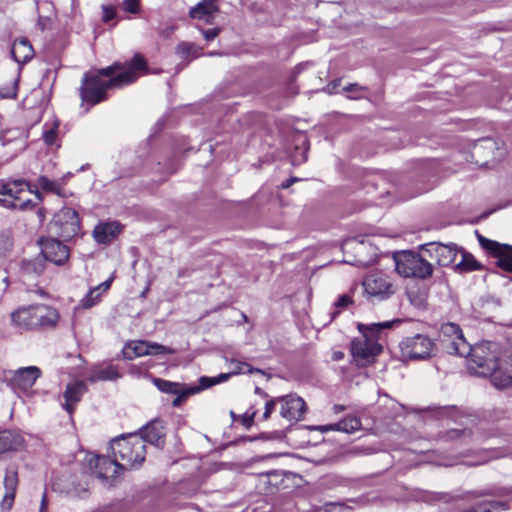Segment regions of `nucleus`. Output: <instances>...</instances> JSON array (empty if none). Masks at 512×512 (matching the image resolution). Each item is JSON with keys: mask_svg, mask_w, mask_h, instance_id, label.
Returning a JSON list of instances; mask_svg holds the SVG:
<instances>
[{"mask_svg": "<svg viewBox=\"0 0 512 512\" xmlns=\"http://www.w3.org/2000/svg\"><path fill=\"white\" fill-rule=\"evenodd\" d=\"M219 33H220V29L219 28H212V29H208V30H202V34H203L205 40H207V41L214 40L218 36Z\"/></svg>", "mask_w": 512, "mask_h": 512, "instance_id": "nucleus-44", "label": "nucleus"}, {"mask_svg": "<svg viewBox=\"0 0 512 512\" xmlns=\"http://www.w3.org/2000/svg\"><path fill=\"white\" fill-rule=\"evenodd\" d=\"M341 357H342V353L336 354V358H341Z\"/></svg>", "mask_w": 512, "mask_h": 512, "instance_id": "nucleus-57", "label": "nucleus"}, {"mask_svg": "<svg viewBox=\"0 0 512 512\" xmlns=\"http://www.w3.org/2000/svg\"><path fill=\"white\" fill-rule=\"evenodd\" d=\"M441 342L447 353L452 355L466 356L470 350V345L464 338L459 325L455 323H445L440 330Z\"/></svg>", "mask_w": 512, "mask_h": 512, "instance_id": "nucleus-9", "label": "nucleus"}, {"mask_svg": "<svg viewBox=\"0 0 512 512\" xmlns=\"http://www.w3.org/2000/svg\"><path fill=\"white\" fill-rule=\"evenodd\" d=\"M22 445L23 438L19 433L10 430L0 432V455L18 450Z\"/></svg>", "mask_w": 512, "mask_h": 512, "instance_id": "nucleus-27", "label": "nucleus"}, {"mask_svg": "<svg viewBox=\"0 0 512 512\" xmlns=\"http://www.w3.org/2000/svg\"><path fill=\"white\" fill-rule=\"evenodd\" d=\"M26 190H30L28 182L22 179L2 180L0 181V195L7 196L8 199H0V205L13 210H28L34 207L30 199L23 200L21 195Z\"/></svg>", "mask_w": 512, "mask_h": 512, "instance_id": "nucleus-8", "label": "nucleus"}, {"mask_svg": "<svg viewBox=\"0 0 512 512\" xmlns=\"http://www.w3.org/2000/svg\"><path fill=\"white\" fill-rule=\"evenodd\" d=\"M351 303H352V299H351L350 296H348V295H341V296H339V298L335 302V306L337 308H345V307H347Z\"/></svg>", "mask_w": 512, "mask_h": 512, "instance_id": "nucleus-45", "label": "nucleus"}, {"mask_svg": "<svg viewBox=\"0 0 512 512\" xmlns=\"http://www.w3.org/2000/svg\"><path fill=\"white\" fill-rule=\"evenodd\" d=\"M18 473L14 468H9L6 470L4 477V488L5 494L1 501V508L3 510H10L13 506L16 490L18 487Z\"/></svg>", "mask_w": 512, "mask_h": 512, "instance_id": "nucleus-19", "label": "nucleus"}, {"mask_svg": "<svg viewBox=\"0 0 512 512\" xmlns=\"http://www.w3.org/2000/svg\"><path fill=\"white\" fill-rule=\"evenodd\" d=\"M255 415H256L255 411H252V412L247 411L246 413H244V415L242 416V423L246 428H250L252 426V424L254 422Z\"/></svg>", "mask_w": 512, "mask_h": 512, "instance_id": "nucleus-43", "label": "nucleus"}, {"mask_svg": "<svg viewBox=\"0 0 512 512\" xmlns=\"http://www.w3.org/2000/svg\"><path fill=\"white\" fill-rule=\"evenodd\" d=\"M276 405H277V400L275 398L266 402L265 411L262 415V420L267 421L270 418V415L275 410Z\"/></svg>", "mask_w": 512, "mask_h": 512, "instance_id": "nucleus-42", "label": "nucleus"}, {"mask_svg": "<svg viewBox=\"0 0 512 512\" xmlns=\"http://www.w3.org/2000/svg\"><path fill=\"white\" fill-rule=\"evenodd\" d=\"M42 137L47 146L56 145L58 138V124L55 122L51 124H45Z\"/></svg>", "mask_w": 512, "mask_h": 512, "instance_id": "nucleus-31", "label": "nucleus"}, {"mask_svg": "<svg viewBox=\"0 0 512 512\" xmlns=\"http://www.w3.org/2000/svg\"><path fill=\"white\" fill-rule=\"evenodd\" d=\"M298 179L297 178H290L288 181H286L285 183H282V188H289L294 182H296Z\"/></svg>", "mask_w": 512, "mask_h": 512, "instance_id": "nucleus-54", "label": "nucleus"}, {"mask_svg": "<svg viewBox=\"0 0 512 512\" xmlns=\"http://www.w3.org/2000/svg\"><path fill=\"white\" fill-rule=\"evenodd\" d=\"M59 217L67 219V221L72 227V231H75L78 228L79 217L74 209L68 207L61 209V211L59 212Z\"/></svg>", "mask_w": 512, "mask_h": 512, "instance_id": "nucleus-36", "label": "nucleus"}, {"mask_svg": "<svg viewBox=\"0 0 512 512\" xmlns=\"http://www.w3.org/2000/svg\"><path fill=\"white\" fill-rule=\"evenodd\" d=\"M86 491V487L85 486H79V487H73V488H68L67 489V493L73 495V496H77V495H80L81 492H85Z\"/></svg>", "mask_w": 512, "mask_h": 512, "instance_id": "nucleus-49", "label": "nucleus"}, {"mask_svg": "<svg viewBox=\"0 0 512 512\" xmlns=\"http://www.w3.org/2000/svg\"><path fill=\"white\" fill-rule=\"evenodd\" d=\"M339 84H340V80H336V81L330 83L329 85H327L326 89L328 90L329 93H333Z\"/></svg>", "mask_w": 512, "mask_h": 512, "instance_id": "nucleus-51", "label": "nucleus"}, {"mask_svg": "<svg viewBox=\"0 0 512 512\" xmlns=\"http://www.w3.org/2000/svg\"><path fill=\"white\" fill-rule=\"evenodd\" d=\"M506 510V505L503 502L485 501L479 503L475 508L468 512H497Z\"/></svg>", "mask_w": 512, "mask_h": 512, "instance_id": "nucleus-32", "label": "nucleus"}, {"mask_svg": "<svg viewBox=\"0 0 512 512\" xmlns=\"http://www.w3.org/2000/svg\"><path fill=\"white\" fill-rule=\"evenodd\" d=\"M461 261L455 266L454 270L458 272H472L482 268V265L474 258V256L462 249H459Z\"/></svg>", "mask_w": 512, "mask_h": 512, "instance_id": "nucleus-28", "label": "nucleus"}, {"mask_svg": "<svg viewBox=\"0 0 512 512\" xmlns=\"http://www.w3.org/2000/svg\"><path fill=\"white\" fill-rule=\"evenodd\" d=\"M103 21L108 22L115 17V9L109 6H103Z\"/></svg>", "mask_w": 512, "mask_h": 512, "instance_id": "nucleus-46", "label": "nucleus"}, {"mask_svg": "<svg viewBox=\"0 0 512 512\" xmlns=\"http://www.w3.org/2000/svg\"><path fill=\"white\" fill-rule=\"evenodd\" d=\"M40 376L41 371L38 367L28 366L11 372V376L7 380L14 390L26 391L35 384Z\"/></svg>", "mask_w": 512, "mask_h": 512, "instance_id": "nucleus-15", "label": "nucleus"}, {"mask_svg": "<svg viewBox=\"0 0 512 512\" xmlns=\"http://www.w3.org/2000/svg\"><path fill=\"white\" fill-rule=\"evenodd\" d=\"M231 365H233L232 368V375L236 374H244V373H252L254 370L250 367L249 364L239 361H232Z\"/></svg>", "mask_w": 512, "mask_h": 512, "instance_id": "nucleus-38", "label": "nucleus"}, {"mask_svg": "<svg viewBox=\"0 0 512 512\" xmlns=\"http://www.w3.org/2000/svg\"><path fill=\"white\" fill-rule=\"evenodd\" d=\"M423 251L434 259L439 266H449L452 264L458 253L459 249L454 244L430 243L423 246Z\"/></svg>", "mask_w": 512, "mask_h": 512, "instance_id": "nucleus-16", "label": "nucleus"}, {"mask_svg": "<svg viewBox=\"0 0 512 512\" xmlns=\"http://www.w3.org/2000/svg\"><path fill=\"white\" fill-rule=\"evenodd\" d=\"M35 305L20 308L11 314L12 322L21 329L37 328L36 318L34 316Z\"/></svg>", "mask_w": 512, "mask_h": 512, "instance_id": "nucleus-23", "label": "nucleus"}, {"mask_svg": "<svg viewBox=\"0 0 512 512\" xmlns=\"http://www.w3.org/2000/svg\"><path fill=\"white\" fill-rule=\"evenodd\" d=\"M123 355L127 359H133L145 355H160V354H173L175 351L164 345L143 341L135 340L127 343L123 350Z\"/></svg>", "mask_w": 512, "mask_h": 512, "instance_id": "nucleus-11", "label": "nucleus"}, {"mask_svg": "<svg viewBox=\"0 0 512 512\" xmlns=\"http://www.w3.org/2000/svg\"><path fill=\"white\" fill-rule=\"evenodd\" d=\"M41 253L44 258L56 265H62L69 257L67 246L56 239H46L40 241Z\"/></svg>", "mask_w": 512, "mask_h": 512, "instance_id": "nucleus-17", "label": "nucleus"}, {"mask_svg": "<svg viewBox=\"0 0 512 512\" xmlns=\"http://www.w3.org/2000/svg\"><path fill=\"white\" fill-rule=\"evenodd\" d=\"M120 377L116 367L107 366L95 368L88 377L90 382H95L98 380H114Z\"/></svg>", "mask_w": 512, "mask_h": 512, "instance_id": "nucleus-29", "label": "nucleus"}, {"mask_svg": "<svg viewBox=\"0 0 512 512\" xmlns=\"http://www.w3.org/2000/svg\"><path fill=\"white\" fill-rule=\"evenodd\" d=\"M35 194L38 197V199H40V200L42 199L41 194L39 192H35Z\"/></svg>", "mask_w": 512, "mask_h": 512, "instance_id": "nucleus-56", "label": "nucleus"}, {"mask_svg": "<svg viewBox=\"0 0 512 512\" xmlns=\"http://www.w3.org/2000/svg\"><path fill=\"white\" fill-rule=\"evenodd\" d=\"M153 382L160 391L176 395V398L172 402L174 407L180 406L189 396L201 391V388L198 386H187L159 378H155Z\"/></svg>", "mask_w": 512, "mask_h": 512, "instance_id": "nucleus-13", "label": "nucleus"}, {"mask_svg": "<svg viewBox=\"0 0 512 512\" xmlns=\"http://www.w3.org/2000/svg\"><path fill=\"white\" fill-rule=\"evenodd\" d=\"M13 59L19 64H25L34 56V49L26 38L14 40L11 48Z\"/></svg>", "mask_w": 512, "mask_h": 512, "instance_id": "nucleus-24", "label": "nucleus"}, {"mask_svg": "<svg viewBox=\"0 0 512 512\" xmlns=\"http://www.w3.org/2000/svg\"><path fill=\"white\" fill-rule=\"evenodd\" d=\"M400 320L359 324L358 330L363 334L364 339H356L351 343V352L355 358L369 361L382 351V346L374 339L382 330L390 329Z\"/></svg>", "mask_w": 512, "mask_h": 512, "instance_id": "nucleus-4", "label": "nucleus"}, {"mask_svg": "<svg viewBox=\"0 0 512 512\" xmlns=\"http://www.w3.org/2000/svg\"><path fill=\"white\" fill-rule=\"evenodd\" d=\"M365 297L372 302L389 299L397 292V285L390 275L375 271L368 274L362 281Z\"/></svg>", "mask_w": 512, "mask_h": 512, "instance_id": "nucleus-6", "label": "nucleus"}, {"mask_svg": "<svg viewBox=\"0 0 512 512\" xmlns=\"http://www.w3.org/2000/svg\"><path fill=\"white\" fill-rule=\"evenodd\" d=\"M451 435L450 437L451 438H459L461 435L465 434V431H460V430H452L451 432Z\"/></svg>", "mask_w": 512, "mask_h": 512, "instance_id": "nucleus-52", "label": "nucleus"}, {"mask_svg": "<svg viewBox=\"0 0 512 512\" xmlns=\"http://www.w3.org/2000/svg\"><path fill=\"white\" fill-rule=\"evenodd\" d=\"M148 73L144 57L136 53L126 64L113 65L86 73L80 87L82 102L96 105L106 99V91L112 87H123L136 81L141 74Z\"/></svg>", "mask_w": 512, "mask_h": 512, "instance_id": "nucleus-1", "label": "nucleus"}, {"mask_svg": "<svg viewBox=\"0 0 512 512\" xmlns=\"http://www.w3.org/2000/svg\"><path fill=\"white\" fill-rule=\"evenodd\" d=\"M277 405H280V415L289 422L298 421L302 418L305 411L304 400L294 394L282 397H276Z\"/></svg>", "mask_w": 512, "mask_h": 512, "instance_id": "nucleus-14", "label": "nucleus"}, {"mask_svg": "<svg viewBox=\"0 0 512 512\" xmlns=\"http://www.w3.org/2000/svg\"><path fill=\"white\" fill-rule=\"evenodd\" d=\"M399 349L404 360H427L437 351L436 343L426 334L404 337L399 342Z\"/></svg>", "mask_w": 512, "mask_h": 512, "instance_id": "nucleus-7", "label": "nucleus"}, {"mask_svg": "<svg viewBox=\"0 0 512 512\" xmlns=\"http://www.w3.org/2000/svg\"><path fill=\"white\" fill-rule=\"evenodd\" d=\"M298 179L297 178H290L288 181H286L285 183H282V188H289L294 182H296Z\"/></svg>", "mask_w": 512, "mask_h": 512, "instance_id": "nucleus-53", "label": "nucleus"}, {"mask_svg": "<svg viewBox=\"0 0 512 512\" xmlns=\"http://www.w3.org/2000/svg\"><path fill=\"white\" fill-rule=\"evenodd\" d=\"M111 450L123 470L138 468L145 460L144 439L138 434H129L114 439L111 442Z\"/></svg>", "mask_w": 512, "mask_h": 512, "instance_id": "nucleus-3", "label": "nucleus"}, {"mask_svg": "<svg viewBox=\"0 0 512 512\" xmlns=\"http://www.w3.org/2000/svg\"><path fill=\"white\" fill-rule=\"evenodd\" d=\"M395 269L400 276L427 279L433 275V266L421 255L404 251L394 256Z\"/></svg>", "mask_w": 512, "mask_h": 512, "instance_id": "nucleus-5", "label": "nucleus"}, {"mask_svg": "<svg viewBox=\"0 0 512 512\" xmlns=\"http://www.w3.org/2000/svg\"><path fill=\"white\" fill-rule=\"evenodd\" d=\"M217 12L218 6L216 0H202L191 8L189 15L193 19L203 21L206 24H211Z\"/></svg>", "mask_w": 512, "mask_h": 512, "instance_id": "nucleus-22", "label": "nucleus"}, {"mask_svg": "<svg viewBox=\"0 0 512 512\" xmlns=\"http://www.w3.org/2000/svg\"><path fill=\"white\" fill-rule=\"evenodd\" d=\"M18 90V78H15L11 85L0 88V95L3 98H15Z\"/></svg>", "mask_w": 512, "mask_h": 512, "instance_id": "nucleus-37", "label": "nucleus"}, {"mask_svg": "<svg viewBox=\"0 0 512 512\" xmlns=\"http://www.w3.org/2000/svg\"><path fill=\"white\" fill-rule=\"evenodd\" d=\"M122 230L118 222H101L97 224L92 232L94 240L99 244L111 243Z\"/></svg>", "mask_w": 512, "mask_h": 512, "instance_id": "nucleus-18", "label": "nucleus"}, {"mask_svg": "<svg viewBox=\"0 0 512 512\" xmlns=\"http://www.w3.org/2000/svg\"><path fill=\"white\" fill-rule=\"evenodd\" d=\"M140 437L145 442H149L157 447H162L165 443V427L162 421L153 420L142 430Z\"/></svg>", "mask_w": 512, "mask_h": 512, "instance_id": "nucleus-21", "label": "nucleus"}, {"mask_svg": "<svg viewBox=\"0 0 512 512\" xmlns=\"http://www.w3.org/2000/svg\"><path fill=\"white\" fill-rule=\"evenodd\" d=\"M200 51L199 47L190 42H181L176 48V53L179 57L186 60L197 58L201 54Z\"/></svg>", "mask_w": 512, "mask_h": 512, "instance_id": "nucleus-30", "label": "nucleus"}, {"mask_svg": "<svg viewBox=\"0 0 512 512\" xmlns=\"http://www.w3.org/2000/svg\"><path fill=\"white\" fill-rule=\"evenodd\" d=\"M90 468L96 476L106 484L111 485L123 471L120 462L114 457V460L106 456H92L88 460Z\"/></svg>", "mask_w": 512, "mask_h": 512, "instance_id": "nucleus-10", "label": "nucleus"}, {"mask_svg": "<svg viewBox=\"0 0 512 512\" xmlns=\"http://www.w3.org/2000/svg\"><path fill=\"white\" fill-rule=\"evenodd\" d=\"M47 506H48L47 495H46V492H44L43 495H42V498H41V504H40V507H39V512H46Z\"/></svg>", "mask_w": 512, "mask_h": 512, "instance_id": "nucleus-50", "label": "nucleus"}, {"mask_svg": "<svg viewBox=\"0 0 512 512\" xmlns=\"http://www.w3.org/2000/svg\"><path fill=\"white\" fill-rule=\"evenodd\" d=\"M139 1L140 0H124L123 8L125 11L135 14L139 11Z\"/></svg>", "mask_w": 512, "mask_h": 512, "instance_id": "nucleus-41", "label": "nucleus"}, {"mask_svg": "<svg viewBox=\"0 0 512 512\" xmlns=\"http://www.w3.org/2000/svg\"><path fill=\"white\" fill-rule=\"evenodd\" d=\"M112 279H108L96 287H93L89 292L80 300L79 305L76 309H90L101 300L103 293L107 292L111 286Z\"/></svg>", "mask_w": 512, "mask_h": 512, "instance_id": "nucleus-26", "label": "nucleus"}, {"mask_svg": "<svg viewBox=\"0 0 512 512\" xmlns=\"http://www.w3.org/2000/svg\"><path fill=\"white\" fill-rule=\"evenodd\" d=\"M231 375H232V373L229 372V373H222L219 376L214 377V378L201 377L199 380L200 385L198 387L201 388V390L207 389L213 385L227 381Z\"/></svg>", "mask_w": 512, "mask_h": 512, "instance_id": "nucleus-35", "label": "nucleus"}, {"mask_svg": "<svg viewBox=\"0 0 512 512\" xmlns=\"http://www.w3.org/2000/svg\"><path fill=\"white\" fill-rule=\"evenodd\" d=\"M38 186L42 188L44 191L61 195L62 186L58 182L50 180L46 176H41L38 178Z\"/></svg>", "mask_w": 512, "mask_h": 512, "instance_id": "nucleus-34", "label": "nucleus"}, {"mask_svg": "<svg viewBox=\"0 0 512 512\" xmlns=\"http://www.w3.org/2000/svg\"><path fill=\"white\" fill-rule=\"evenodd\" d=\"M13 247V241L9 237L0 238V258L6 257L11 252Z\"/></svg>", "mask_w": 512, "mask_h": 512, "instance_id": "nucleus-39", "label": "nucleus"}, {"mask_svg": "<svg viewBox=\"0 0 512 512\" xmlns=\"http://www.w3.org/2000/svg\"><path fill=\"white\" fill-rule=\"evenodd\" d=\"M364 90L363 87H361L360 85L354 83V84H348L347 86H345L343 88V91L345 92H348V93H353L352 96H349L350 98L352 99H358L361 97L360 95V92Z\"/></svg>", "mask_w": 512, "mask_h": 512, "instance_id": "nucleus-40", "label": "nucleus"}, {"mask_svg": "<svg viewBox=\"0 0 512 512\" xmlns=\"http://www.w3.org/2000/svg\"><path fill=\"white\" fill-rule=\"evenodd\" d=\"M34 316L36 318L37 327H52L59 320V313L55 308L47 305H35Z\"/></svg>", "mask_w": 512, "mask_h": 512, "instance_id": "nucleus-25", "label": "nucleus"}, {"mask_svg": "<svg viewBox=\"0 0 512 512\" xmlns=\"http://www.w3.org/2000/svg\"><path fill=\"white\" fill-rule=\"evenodd\" d=\"M467 366L471 373L491 377L497 388H506L512 384V351L501 354L499 344L484 341L470 347Z\"/></svg>", "mask_w": 512, "mask_h": 512, "instance_id": "nucleus-2", "label": "nucleus"}, {"mask_svg": "<svg viewBox=\"0 0 512 512\" xmlns=\"http://www.w3.org/2000/svg\"><path fill=\"white\" fill-rule=\"evenodd\" d=\"M333 410H334V412H335V413H340L341 411H343V410H344V407H343V406H341V405H335V406L333 407Z\"/></svg>", "mask_w": 512, "mask_h": 512, "instance_id": "nucleus-55", "label": "nucleus"}, {"mask_svg": "<svg viewBox=\"0 0 512 512\" xmlns=\"http://www.w3.org/2000/svg\"><path fill=\"white\" fill-rule=\"evenodd\" d=\"M477 237L481 247L497 258V266L512 273V246L487 239L480 234Z\"/></svg>", "mask_w": 512, "mask_h": 512, "instance_id": "nucleus-12", "label": "nucleus"}, {"mask_svg": "<svg viewBox=\"0 0 512 512\" xmlns=\"http://www.w3.org/2000/svg\"><path fill=\"white\" fill-rule=\"evenodd\" d=\"M340 432L351 434L361 428L360 420L355 416H349L339 422Z\"/></svg>", "mask_w": 512, "mask_h": 512, "instance_id": "nucleus-33", "label": "nucleus"}, {"mask_svg": "<svg viewBox=\"0 0 512 512\" xmlns=\"http://www.w3.org/2000/svg\"><path fill=\"white\" fill-rule=\"evenodd\" d=\"M316 430L320 432H328V431H340L339 422L335 424L322 425L318 426Z\"/></svg>", "mask_w": 512, "mask_h": 512, "instance_id": "nucleus-47", "label": "nucleus"}, {"mask_svg": "<svg viewBox=\"0 0 512 512\" xmlns=\"http://www.w3.org/2000/svg\"><path fill=\"white\" fill-rule=\"evenodd\" d=\"M86 391L87 387L83 381L76 380L67 385L63 394L65 399L63 407L69 414L73 413L75 405L81 400Z\"/></svg>", "mask_w": 512, "mask_h": 512, "instance_id": "nucleus-20", "label": "nucleus"}, {"mask_svg": "<svg viewBox=\"0 0 512 512\" xmlns=\"http://www.w3.org/2000/svg\"><path fill=\"white\" fill-rule=\"evenodd\" d=\"M307 159L306 156V150H303L301 152V155L298 157L297 155L292 156V164L293 165H300L302 162H304Z\"/></svg>", "mask_w": 512, "mask_h": 512, "instance_id": "nucleus-48", "label": "nucleus"}]
</instances>
